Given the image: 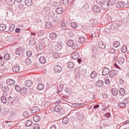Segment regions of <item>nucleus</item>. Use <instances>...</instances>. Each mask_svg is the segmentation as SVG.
<instances>
[{"instance_id":"2f4dec72","label":"nucleus","mask_w":129,"mask_h":129,"mask_svg":"<svg viewBox=\"0 0 129 129\" xmlns=\"http://www.w3.org/2000/svg\"><path fill=\"white\" fill-rule=\"evenodd\" d=\"M89 57L91 59H95L96 57V55L94 52H91L89 55Z\"/></svg>"},{"instance_id":"a878e982","label":"nucleus","mask_w":129,"mask_h":129,"mask_svg":"<svg viewBox=\"0 0 129 129\" xmlns=\"http://www.w3.org/2000/svg\"><path fill=\"white\" fill-rule=\"evenodd\" d=\"M7 101L10 104H12L14 103V100L12 97L9 96L8 99Z\"/></svg>"},{"instance_id":"c85d7f7f","label":"nucleus","mask_w":129,"mask_h":129,"mask_svg":"<svg viewBox=\"0 0 129 129\" xmlns=\"http://www.w3.org/2000/svg\"><path fill=\"white\" fill-rule=\"evenodd\" d=\"M2 90L4 92H8L9 91L10 88L7 86H5L4 87H3Z\"/></svg>"},{"instance_id":"1a4fd4ad","label":"nucleus","mask_w":129,"mask_h":129,"mask_svg":"<svg viewBox=\"0 0 129 129\" xmlns=\"http://www.w3.org/2000/svg\"><path fill=\"white\" fill-rule=\"evenodd\" d=\"M110 71L109 69L106 67H105L103 69L102 71V74L103 75H106L108 74Z\"/></svg>"},{"instance_id":"6e6d98bb","label":"nucleus","mask_w":129,"mask_h":129,"mask_svg":"<svg viewBox=\"0 0 129 129\" xmlns=\"http://www.w3.org/2000/svg\"><path fill=\"white\" fill-rule=\"evenodd\" d=\"M15 90L18 92H20L21 89V88L17 85H15Z\"/></svg>"},{"instance_id":"09e8293b","label":"nucleus","mask_w":129,"mask_h":129,"mask_svg":"<svg viewBox=\"0 0 129 129\" xmlns=\"http://www.w3.org/2000/svg\"><path fill=\"white\" fill-rule=\"evenodd\" d=\"M112 93L113 94L115 95H117L118 93V91L115 89H112Z\"/></svg>"},{"instance_id":"de8ad7c7","label":"nucleus","mask_w":129,"mask_h":129,"mask_svg":"<svg viewBox=\"0 0 129 129\" xmlns=\"http://www.w3.org/2000/svg\"><path fill=\"white\" fill-rule=\"evenodd\" d=\"M78 118L80 120H82L83 118V115L82 113H78Z\"/></svg>"},{"instance_id":"b1692460","label":"nucleus","mask_w":129,"mask_h":129,"mask_svg":"<svg viewBox=\"0 0 129 129\" xmlns=\"http://www.w3.org/2000/svg\"><path fill=\"white\" fill-rule=\"evenodd\" d=\"M29 43L32 46L34 45L35 43V42L33 37H30L29 39Z\"/></svg>"},{"instance_id":"9b49d317","label":"nucleus","mask_w":129,"mask_h":129,"mask_svg":"<svg viewBox=\"0 0 129 129\" xmlns=\"http://www.w3.org/2000/svg\"><path fill=\"white\" fill-rule=\"evenodd\" d=\"M92 10L94 12L97 13L101 11L100 8L97 6H93L92 8Z\"/></svg>"},{"instance_id":"f03ea898","label":"nucleus","mask_w":129,"mask_h":129,"mask_svg":"<svg viewBox=\"0 0 129 129\" xmlns=\"http://www.w3.org/2000/svg\"><path fill=\"white\" fill-rule=\"evenodd\" d=\"M125 5V3L123 2L120 1L116 2L115 4L116 7L118 8H122Z\"/></svg>"},{"instance_id":"338daca9","label":"nucleus","mask_w":129,"mask_h":129,"mask_svg":"<svg viewBox=\"0 0 129 129\" xmlns=\"http://www.w3.org/2000/svg\"><path fill=\"white\" fill-rule=\"evenodd\" d=\"M26 54L28 56L30 57L32 55V52L30 50L26 52Z\"/></svg>"},{"instance_id":"423d86ee","label":"nucleus","mask_w":129,"mask_h":129,"mask_svg":"<svg viewBox=\"0 0 129 129\" xmlns=\"http://www.w3.org/2000/svg\"><path fill=\"white\" fill-rule=\"evenodd\" d=\"M6 82L8 85H11L15 83V81L13 79H9L6 80Z\"/></svg>"},{"instance_id":"37998d69","label":"nucleus","mask_w":129,"mask_h":129,"mask_svg":"<svg viewBox=\"0 0 129 129\" xmlns=\"http://www.w3.org/2000/svg\"><path fill=\"white\" fill-rule=\"evenodd\" d=\"M97 74L95 71H93L92 72L91 74L90 77L92 78H95L97 76Z\"/></svg>"},{"instance_id":"dca6fc26","label":"nucleus","mask_w":129,"mask_h":129,"mask_svg":"<svg viewBox=\"0 0 129 129\" xmlns=\"http://www.w3.org/2000/svg\"><path fill=\"white\" fill-rule=\"evenodd\" d=\"M39 110V107L37 106H35L33 107L31 110V112L33 113H35Z\"/></svg>"},{"instance_id":"f704fd0d","label":"nucleus","mask_w":129,"mask_h":129,"mask_svg":"<svg viewBox=\"0 0 129 129\" xmlns=\"http://www.w3.org/2000/svg\"><path fill=\"white\" fill-rule=\"evenodd\" d=\"M7 2L9 5H12L14 4L15 0H7Z\"/></svg>"},{"instance_id":"bf43d9fd","label":"nucleus","mask_w":129,"mask_h":129,"mask_svg":"<svg viewBox=\"0 0 129 129\" xmlns=\"http://www.w3.org/2000/svg\"><path fill=\"white\" fill-rule=\"evenodd\" d=\"M109 52L111 53H114L115 52V50L113 48H109L108 50Z\"/></svg>"},{"instance_id":"052dcab7","label":"nucleus","mask_w":129,"mask_h":129,"mask_svg":"<svg viewBox=\"0 0 129 129\" xmlns=\"http://www.w3.org/2000/svg\"><path fill=\"white\" fill-rule=\"evenodd\" d=\"M10 57V55L9 54H6L4 56V58L6 60H8Z\"/></svg>"},{"instance_id":"ddd939ff","label":"nucleus","mask_w":129,"mask_h":129,"mask_svg":"<svg viewBox=\"0 0 129 129\" xmlns=\"http://www.w3.org/2000/svg\"><path fill=\"white\" fill-rule=\"evenodd\" d=\"M33 82L30 80L26 81L25 82V84L26 86L29 87H31L32 85Z\"/></svg>"},{"instance_id":"0eeeda50","label":"nucleus","mask_w":129,"mask_h":129,"mask_svg":"<svg viewBox=\"0 0 129 129\" xmlns=\"http://www.w3.org/2000/svg\"><path fill=\"white\" fill-rule=\"evenodd\" d=\"M62 70V68L60 66H55L54 69V70L55 72L59 73Z\"/></svg>"},{"instance_id":"a211bd4d","label":"nucleus","mask_w":129,"mask_h":129,"mask_svg":"<svg viewBox=\"0 0 129 129\" xmlns=\"http://www.w3.org/2000/svg\"><path fill=\"white\" fill-rule=\"evenodd\" d=\"M56 11L57 14H61L63 12V10L62 8L59 7L56 9Z\"/></svg>"},{"instance_id":"9d476101","label":"nucleus","mask_w":129,"mask_h":129,"mask_svg":"<svg viewBox=\"0 0 129 129\" xmlns=\"http://www.w3.org/2000/svg\"><path fill=\"white\" fill-rule=\"evenodd\" d=\"M39 60L40 63L43 64L45 63L46 61V58L44 56L40 57L39 59Z\"/></svg>"},{"instance_id":"20e7f679","label":"nucleus","mask_w":129,"mask_h":129,"mask_svg":"<svg viewBox=\"0 0 129 129\" xmlns=\"http://www.w3.org/2000/svg\"><path fill=\"white\" fill-rule=\"evenodd\" d=\"M118 73V71L116 70H113L111 71L109 73L110 77H112L116 76Z\"/></svg>"},{"instance_id":"774afa93","label":"nucleus","mask_w":129,"mask_h":129,"mask_svg":"<svg viewBox=\"0 0 129 129\" xmlns=\"http://www.w3.org/2000/svg\"><path fill=\"white\" fill-rule=\"evenodd\" d=\"M40 126L37 124H35L33 126V129H39Z\"/></svg>"},{"instance_id":"412c9836","label":"nucleus","mask_w":129,"mask_h":129,"mask_svg":"<svg viewBox=\"0 0 129 129\" xmlns=\"http://www.w3.org/2000/svg\"><path fill=\"white\" fill-rule=\"evenodd\" d=\"M63 85H62L58 86L57 89L58 90L57 92V93H59L62 91L63 89Z\"/></svg>"},{"instance_id":"c756f323","label":"nucleus","mask_w":129,"mask_h":129,"mask_svg":"<svg viewBox=\"0 0 129 129\" xmlns=\"http://www.w3.org/2000/svg\"><path fill=\"white\" fill-rule=\"evenodd\" d=\"M43 48V47L42 44H38L36 46L37 49L39 51L42 50Z\"/></svg>"},{"instance_id":"4d7b16f0","label":"nucleus","mask_w":129,"mask_h":129,"mask_svg":"<svg viewBox=\"0 0 129 129\" xmlns=\"http://www.w3.org/2000/svg\"><path fill=\"white\" fill-rule=\"evenodd\" d=\"M65 90L66 92L70 93L72 91V89L69 87H66L65 88Z\"/></svg>"},{"instance_id":"473e14b6","label":"nucleus","mask_w":129,"mask_h":129,"mask_svg":"<svg viewBox=\"0 0 129 129\" xmlns=\"http://www.w3.org/2000/svg\"><path fill=\"white\" fill-rule=\"evenodd\" d=\"M124 58L122 57H121L119 59L118 62L119 64H121L124 62Z\"/></svg>"},{"instance_id":"2eb2a0df","label":"nucleus","mask_w":129,"mask_h":129,"mask_svg":"<svg viewBox=\"0 0 129 129\" xmlns=\"http://www.w3.org/2000/svg\"><path fill=\"white\" fill-rule=\"evenodd\" d=\"M95 84L98 87H102L103 85V82L101 80L98 81L96 82Z\"/></svg>"},{"instance_id":"79ce46f5","label":"nucleus","mask_w":129,"mask_h":129,"mask_svg":"<svg viewBox=\"0 0 129 129\" xmlns=\"http://www.w3.org/2000/svg\"><path fill=\"white\" fill-rule=\"evenodd\" d=\"M117 28V24L116 23H114L112 24L111 25V29H112L113 30L114 29H116Z\"/></svg>"},{"instance_id":"c9c22d12","label":"nucleus","mask_w":129,"mask_h":129,"mask_svg":"<svg viewBox=\"0 0 129 129\" xmlns=\"http://www.w3.org/2000/svg\"><path fill=\"white\" fill-rule=\"evenodd\" d=\"M85 41V39L83 37L79 38L78 40V42L81 44H83Z\"/></svg>"},{"instance_id":"864d4df0","label":"nucleus","mask_w":129,"mask_h":129,"mask_svg":"<svg viewBox=\"0 0 129 129\" xmlns=\"http://www.w3.org/2000/svg\"><path fill=\"white\" fill-rule=\"evenodd\" d=\"M70 25L73 28H75L77 26V24L75 22H72L70 23Z\"/></svg>"},{"instance_id":"3c124183","label":"nucleus","mask_w":129,"mask_h":129,"mask_svg":"<svg viewBox=\"0 0 129 129\" xmlns=\"http://www.w3.org/2000/svg\"><path fill=\"white\" fill-rule=\"evenodd\" d=\"M105 82L106 84H108L110 82V81L109 80L108 77H106L105 78Z\"/></svg>"},{"instance_id":"39448f33","label":"nucleus","mask_w":129,"mask_h":129,"mask_svg":"<svg viewBox=\"0 0 129 129\" xmlns=\"http://www.w3.org/2000/svg\"><path fill=\"white\" fill-rule=\"evenodd\" d=\"M5 124L6 127H12L13 124V122L11 121H6L3 123V124Z\"/></svg>"},{"instance_id":"aec40b11","label":"nucleus","mask_w":129,"mask_h":129,"mask_svg":"<svg viewBox=\"0 0 129 129\" xmlns=\"http://www.w3.org/2000/svg\"><path fill=\"white\" fill-rule=\"evenodd\" d=\"M24 3L25 5L27 6H30L33 4L31 0H25Z\"/></svg>"},{"instance_id":"ea45409f","label":"nucleus","mask_w":129,"mask_h":129,"mask_svg":"<svg viewBox=\"0 0 129 129\" xmlns=\"http://www.w3.org/2000/svg\"><path fill=\"white\" fill-rule=\"evenodd\" d=\"M74 66L73 63L72 62H70L68 63L67 67L68 68L72 69L73 67Z\"/></svg>"},{"instance_id":"e2e57ef3","label":"nucleus","mask_w":129,"mask_h":129,"mask_svg":"<svg viewBox=\"0 0 129 129\" xmlns=\"http://www.w3.org/2000/svg\"><path fill=\"white\" fill-rule=\"evenodd\" d=\"M59 54L57 53H54L53 54V56L54 58H58L59 57Z\"/></svg>"},{"instance_id":"6ab92c4d","label":"nucleus","mask_w":129,"mask_h":129,"mask_svg":"<svg viewBox=\"0 0 129 129\" xmlns=\"http://www.w3.org/2000/svg\"><path fill=\"white\" fill-rule=\"evenodd\" d=\"M20 69L19 66L18 65H16L13 67L12 68L13 71L15 72H19Z\"/></svg>"},{"instance_id":"6e6552de","label":"nucleus","mask_w":129,"mask_h":129,"mask_svg":"<svg viewBox=\"0 0 129 129\" xmlns=\"http://www.w3.org/2000/svg\"><path fill=\"white\" fill-rule=\"evenodd\" d=\"M57 37V35L55 33L52 32L50 33L49 35L50 38L51 40H54L56 39Z\"/></svg>"},{"instance_id":"bb28decb","label":"nucleus","mask_w":129,"mask_h":129,"mask_svg":"<svg viewBox=\"0 0 129 129\" xmlns=\"http://www.w3.org/2000/svg\"><path fill=\"white\" fill-rule=\"evenodd\" d=\"M62 108L60 105H57L56 106L54 110V111L56 112H59L61 110Z\"/></svg>"},{"instance_id":"a18cd8bd","label":"nucleus","mask_w":129,"mask_h":129,"mask_svg":"<svg viewBox=\"0 0 129 129\" xmlns=\"http://www.w3.org/2000/svg\"><path fill=\"white\" fill-rule=\"evenodd\" d=\"M52 25L51 22H47L46 23V27L48 28H50Z\"/></svg>"},{"instance_id":"13d9d810","label":"nucleus","mask_w":129,"mask_h":129,"mask_svg":"<svg viewBox=\"0 0 129 129\" xmlns=\"http://www.w3.org/2000/svg\"><path fill=\"white\" fill-rule=\"evenodd\" d=\"M26 89L25 88H21L20 92L21 93L25 94L26 92Z\"/></svg>"},{"instance_id":"f8f14e48","label":"nucleus","mask_w":129,"mask_h":129,"mask_svg":"<svg viewBox=\"0 0 129 129\" xmlns=\"http://www.w3.org/2000/svg\"><path fill=\"white\" fill-rule=\"evenodd\" d=\"M98 45L99 47L101 49L105 48L106 46V45L103 41H99Z\"/></svg>"},{"instance_id":"4c0bfd02","label":"nucleus","mask_w":129,"mask_h":129,"mask_svg":"<svg viewBox=\"0 0 129 129\" xmlns=\"http://www.w3.org/2000/svg\"><path fill=\"white\" fill-rule=\"evenodd\" d=\"M37 88L39 90H41L44 88V86L42 84L40 83L38 84Z\"/></svg>"},{"instance_id":"7c9ffc66","label":"nucleus","mask_w":129,"mask_h":129,"mask_svg":"<svg viewBox=\"0 0 129 129\" xmlns=\"http://www.w3.org/2000/svg\"><path fill=\"white\" fill-rule=\"evenodd\" d=\"M118 106L119 108H121L124 107L126 106V103L123 102H120L118 105Z\"/></svg>"},{"instance_id":"58836bf2","label":"nucleus","mask_w":129,"mask_h":129,"mask_svg":"<svg viewBox=\"0 0 129 129\" xmlns=\"http://www.w3.org/2000/svg\"><path fill=\"white\" fill-rule=\"evenodd\" d=\"M15 27V25L14 24H12L10 26L9 30L11 32H13L14 30Z\"/></svg>"},{"instance_id":"4468645a","label":"nucleus","mask_w":129,"mask_h":129,"mask_svg":"<svg viewBox=\"0 0 129 129\" xmlns=\"http://www.w3.org/2000/svg\"><path fill=\"white\" fill-rule=\"evenodd\" d=\"M72 56L73 59H77L79 57V54L78 52H74L72 54Z\"/></svg>"},{"instance_id":"cd10ccee","label":"nucleus","mask_w":129,"mask_h":129,"mask_svg":"<svg viewBox=\"0 0 129 129\" xmlns=\"http://www.w3.org/2000/svg\"><path fill=\"white\" fill-rule=\"evenodd\" d=\"M1 100L2 102L4 104L6 103L7 102V100L6 97L4 95L1 97Z\"/></svg>"},{"instance_id":"f257e3e1","label":"nucleus","mask_w":129,"mask_h":129,"mask_svg":"<svg viewBox=\"0 0 129 129\" xmlns=\"http://www.w3.org/2000/svg\"><path fill=\"white\" fill-rule=\"evenodd\" d=\"M24 49L22 47L17 48L16 53V57H18L19 56L22 55L24 54Z\"/></svg>"},{"instance_id":"603ef678","label":"nucleus","mask_w":129,"mask_h":129,"mask_svg":"<svg viewBox=\"0 0 129 129\" xmlns=\"http://www.w3.org/2000/svg\"><path fill=\"white\" fill-rule=\"evenodd\" d=\"M107 2H108V5H113L115 3V1L114 0H108Z\"/></svg>"},{"instance_id":"72a5a7b5","label":"nucleus","mask_w":129,"mask_h":129,"mask_svg":"<svg viewBox=\"0 0 129 129\" xmlns=\"http://www.w3.org/2000/svg\"><path fill=\"white\" fill-rule=\"evenodd\" d=\"M40 118L39 115L35 116L33 118L35 122H38L40 120Z\"/></svg>"},{"instance_id":"a19ab883","label":"nucleus","mask_w":129,"mask_h":129,"mask_svg":"<svg viewBox=\"0 0 129 129\" xmlns=\"http://www.w3.org/2000/svg\"><path fill=\"white\" fill-rule=\"evenodd\" d=\"M120 44L118 41H114L113 42V46L115 47H117L119 46Z\"/></svg>"},{"instance_id":"c03bdc74","label":"nucleus","mask_w":129,"mask_h":129,"mask_svg":"<svg viewBox=\"0 0 129 129\" xmlns=\"http://www.w3.org/2000/svg\"><path fill=\"white\" fill-rule=\"evenodd\" d=\"M32 122L30 120H29L25 122L26 126H30L32 124Z\"/></svg>"},{"instance_id":"5701e85b","label":"nucleus","mask_w":129,"mask_h":129,"mask_svg":"<svg viewBox=\"0 0 129 129\" xmlns=\"http://www.w3.org/2000/svg\"><path fill=\"white\" fill-rule=\"evenodd\" d=\"M6 28V26L4 24H0V30L1 31H3L5 30Z\"/></svg>"},{"instance_id":"5fc2aeb1","label":"nucleus","mask_w":129,"mask_h":129,"mask_svg":"<svg viewBox=\"0 0 129 129\" xmlns=\"http://www.w3.org/2000/svg\"><path fill=\"white\" fill-rule=\"evenodd\" d=\"M31 62V60L29 58H27L25 60V62L27 65L29 64Z\"/></svg>"},{"instance_id":"69168bd1","label":"nucleus","mask_w":129,"mask_h":129,"mask_svg":"<svg viewBox=\"0 0 129 129\" xmlns=\"http://www.w3.org/2000/svg\"><path fill=\"white\" fill-rule=\"evenodd\" d=\"M68 118H64L62 120V122L65 124H67L68 123Z\"/></svg>"},{"instance_id":"680f3d73","label":"nucleus","mask_w":129,"mask_h":129,"mask_svg":"<svg viewBox=\"0 0 129 129\" xmlns=\"http://www.w3.org/2000/svg\"><path fill=\"white\" fill-rule=\"evenodd\" d=\"M72 48L74 50H75L77 49L78 47V45L76 43H74V44L73 45V46H72Z\"/></svg>"},{"instance_id":"f3484780","label":"nucleus","mask_w":129,"mask_h":129,"mask_svg":"<svg viewBox=\"0 0 129 129\" xmlns=\"http://www.w3.org/2000/svg\"><path fill=\"white\" fill-rule=\"evenodd\" d=\"M60 27L62 29V30H66L67 29V27L65 23V22L63 21L60 24Z\"/></svg>"},{"instance_id":"393cba45","label":"nucleus","mask_w":129,"mask_h":129,"mask_svg":"<svg viewBox=\"0 0 129 129\" xmlns=\"http://www.w3.org/2000/svg\"><path fill=\"white\" fill-rule=\"evenodd\" d=\"M84 105V104L83 103L74 104L72 105V106L74 108L83 106Z\"/></svg>"},{"instance_id":"8fccbe9b","label":"nucleus","mask_w":129,"mask_h":129,"mask_svg":"<svg viewBox=\"0 0 129 129\" xmlns=\"http://www.w3.org/2000/svg\"><path fill=\"white\" fill-rule=\"evenodd\" d=\"M52 17L53 18V20H54L55 22H56L58 20V18L56 16H55V14L52 13H51Z\"/></svg>"},{"instance_id":"49530a36","label":"nucleus","mask_w":129,"mask_h":129,"mask_svg":"<svg viewBox=\"0 0 129 129\" xmlns=\"http://www.w3.org/2000/svg\"><path fill=\"white\" fill-rule=\"evenodd\" d=\"M127 51L126 46H122L121 49V51L123 53H125Z\"/></svg>"},{"instance_id":"7ed1b4c3","label":"nucleus","mask_w":129,"mask_h":129,"mask_svg":"<svg viewBox=\"0 0 129 129\" xmlns=\"http://www.w3.org/2000/svg\"><path fill=\"white\" fill-rule=\"evenodd\" d=\"M101 7L102 8L106 10L108 8L109 5L108 2L107 1H103L101 3Z\"/></svg>"},{"instance_id":"4be33fe9","label":"nucleus","mask_w":129,"mask_h":129,"mask_svg":"<svg viewBox=\"0 0 129 129\" xmlns=\"http://www.w3.org/2000/svg\"><path fill=\"white\" fill-rule=\"evenodd\" d=\"M119 92L120 95L123 96L125 94V91L123 88H121L119 89Z\"/></svg>"},{"instance_id":"e433bc0d","label":"nucleus","mask_w":129,"mask_h":129,"mask_svg":"<svg viewBox=\"0 0 129 129\" xmlns=\"http://www.w3.org/2000/svg\"><path fill=\"white\" fill-rule=\"evenodd\" d=\"M74 43V42L72 40H70L67 41V44L68 46L71 47L73 46Z\"/></svg>"},{"instance_id":"0e129e2a","label":"nucleus","mask_w":129,"mask_h":129,"mask_svg":"<svg viewBox=\"0 0 129 129\" xmlns=\"http://www.w3.org/2000/svg\"><path fill=\"white\" fill-rule=\"evenodd\" d=\"M123 102L126 103V104L129 103V98H127L125 99L123 101Z\"/></svg>"}]
</instances>
